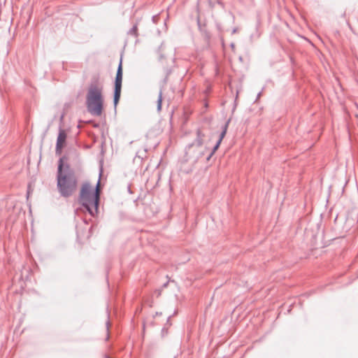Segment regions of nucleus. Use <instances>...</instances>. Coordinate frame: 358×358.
Instances as JSON below:
<instances>
[{"label":"nucleus","mask_w":358,"mask_h":358,"mask_svg":"<svg viewBox=\"0 0 358 358\" xmlns=\"http://www.w3.org/2000/svg\"><path fill=\"white\" fill-rule=\"evenodd\" d=\"M61 168L59 169V170ZM78 187V180L74 173L57 176V188L60 196L69 198L73 195Z\"/></svg>","instance_id":"obj_2"},{"label":"nucleus","mask_w":358,"mask_h":358,"mask_svg":"<svg viewBox=\"0 0 358 358\" xmlns=\"http://www.w3.org/2000/svg\"><path fill=\"white\" fill-rule=\"evenodd\" d=\"M106 329H107V331L108 332L109 331V326H110V321L109 320H108L106 322Z\"/></svg>","instance_id":"obj_20"},{"label":"nucleus","mask_w":358,"mask_h":358,"mask_svg":"<svg viewBox=\"0 0 358 358\" xmlns=\"http://www.w3.org/2000/svg\"><path fill=\"white\" fill-rule=\"evenodd\" d=\"M93 228H94V225H92V226L89 228V229H88V231H89V235L87 236V238H90V236H92V229H93Z\"/></svg>","instance_id":"obj_15"},{"label":"nucleus","mask_w":358,"mask_h":358,"mask_svg":"<svg viewBox=\"0 0 358 358\" xmlns=\"http://www.w3.org/2000/svg\"><path fill=\"white\" fill-rule=\"evenodd\" d=\"M203 105H204V107L206 108V109H207L208 108V103L207 102H204Z\"/></svg>","instance_id":"obj_26"},{"label":"nucleus","mask_w":358,"mask_h":358,"mask_svg":"<svg viewBox=\"0 0 358 358\" xmlns=\"http://www.w3.org/2000/svg\"><path fill=\"white\" fill-rule=\"evenodd\" d=\"M29 194H30V191L28 189L27 192V196L28 197L29 196Z\"/></svg>","instance_id":"obj_27"},{"label":"nucleus","mask_w":358,"mask_h":358,"mask_svg":"<svg viewBox=\"0 0 358 358\" xmlns=\"http://www.w3.org/2000/svg\"><path fill=\"white\" fill-rule=\"evenodd\" d=\"M156 292L157 293V296H160V295H161V292H162V291H161V289H157V290L156 291Z\"/></svg>","instance_id":"obj_24"},{"label":"nucleus","mask_w":358,"mask_h":358,"mask_svg":"<svg viewBox=\"0 0 358 358\" xmlns=\"http://www.w3.org/2000/svg\"><path fill=\"white\" fill-rule=\"evenodd\" d=\"M163 91H159L157 100V111L159 113L162 110V102L164 100Z\"/></svg>","instance_id":"obj_9"},{"label":"nucleus","mask_w":358,"mask_h":358,"mask_svg":"<svg viewBox=\"0 0 358 358\" xmlns=\"http://www.w3.org/2000/svg\"><path fill=\"white\" fill-rule=\"evenodd\" d=\"M170 280H168L166 281V282H164L162 286V288L164 289V288H166L168 287V285L169 283Z\"/></svg>","instance_id":"obj_18"},{"label":"nucleus","mask_w":358,"mask_h":358,"mask_svg":"<svg viewBox=\"0 0 358 358\" xmlns=\"http://www.w3.org/2000/svg\"><path fill=\"white\" fill-rule=\"evenodd\" d=\"M121 92L122 91H113V106L115 112H116V108L121 97Z\"/></svg>","instance_id":"obj_8"},{"label":"nucleus","mask_w":358,"mask_h":358,"mask_svg":"<svg viewBox=\"0 0 358 358\" xmlns=\"http://www.w3.org/2000/svg\"><path fill=\"white\" fill-rule=\"evenodd\" d=\"M226 134H227L226 132L221 131L220 135H219V138H218L217 141H220V142H222L223 138L225 137Z\"/></svg>","instance_id":"obj_13"},{"label":"nucleus","mask_w":358,"mask_h":358,"mask_svg":"<svg viewBox=\"0 0 358 358\" xmlns=\"http://www.w3.org/2000/svg\"><path fill=\"white\" fill-rule=\"evenodd\" d=\"M215 155V153H213V152L210 151V152L208 154V155L206 157V161L208 162L210 160L212 157Z\"/></svg>","instance_id":"obj_14"},{"label":"nucleus","mask_w":358,"mask_h":358,"mask_svg":"<svg viewBox=\"0 0 358 358\" xmlns=\"http://www.w3.org/2000/svg\"><path fill=\"white\" fill-rule=\"evenodd\" d=\"M100 198L96 189H92L89 182H85L80 187L78 203L91 217H96L99 213Z\"/></svg>","instance_id":"obj_1"},{"label":"nucleus","mask_w":358,"mask_h":358,"mask_svg":"<svg viewBox=\"0 0 358 358\" xmlns=\"http://www.w3.org/2000/svg\"><path fill=\"white\" fill-rule=\"evenodd\" d=\"M67 138V134L66 131L60 127L59 128V133L57 138V143L64 144L66 145V139Z\"/></svg>","instance_id":"obj_7"},{"label":"nucleus","mask_w":358,"mask_h":358,"mask_svg":"<svg viewBox=\"0 0 358 358\" xmlns=\"http://www.w3.org/2000/svg\"><path fill=\"white\" fill-rule=\"evenodd\" d=\"M221 143H222V142H220V141H217L215 145L212 148L211 152H213V153H215L216 151L219 149Z\"/></svg>","instance_id":"obj_12"},{"label":"nucleus","mask_w":358,"mask_h":358,"mask_svg":"<svg viewBox=\"0 0 358 358\" xmlns=\"http://www.w3.org/2000/svg\"><path fill=\"white\" fill-rule=\"evenodd\" d=\"M67 159H68L66 156H62V157H60L59 159L57 176L59 175V169L60 168H61L60 173L62 175L74 173L72 169H71L70 165L67 163Z\"/></svg>","instance_id":"obj_4"},{"label":"nucleus","mask_w":358,"mask_h":358,"mask_svg":"<svg viewBox=\"0 0 358 358\" xmlns=\"http://www.w3.org/2000/svg\"><path fill=\"white\" fill-rule=\"evenodd\" d=\"M63 117H64V115H62L61 117H60V120H62Z\"/></svg>","instance_id":"obj_29"},{"label":"nucleus","mask_w":358,"mask_h":358,"mask_svg":"<svg viewBox=\"0 0 358 358\" xmlns=\"http://www.w3.org/2000/svg\"><path fill=\"white\" fill-rule=\"evenodd\" d=\"M127 191L129 194H132V191H131V185H129L128 187H127Z\"/></svg>","instance_id":"obj_23"},{"label":"nucleus","mask_w":358,"mask_h":358,"mask_svg":"<svg viewBox=\"0 0 358 358\" xmlns=\"http://www.w3.org/2000/svg\"><path fill=\"white\" fill-rule=\"evenodd\" d=\"M262 91H259V93L257 94V98H256V100L255 101V102L257 101V100L260 97V96L262 95Z\"/></svg>","instance_id":"obj_22"},{"label":"nucleus","mask_w":358,"mask_h":358,"mask_svg":"<svg viewBox=\"0 0 358 358\" xmlns=\"http://www.w3.org/2000/svg\"><path fill=\"white\" fill-rule=\"evenodd\" d=\"M172 315H169L166 320V324H169V326L171 325V323L170 322V320H171V318Z\"/></svg>","instance_id":"obj_19"},{"label":"nucleus","mask_w":358,"mask_h":358,"mask_svg":"<svg viewBox=\"0 0 358 358\" xmlns=\"http://www.w3.org/2000/svg\"><path fill=\"white\" fill-rule=\"evenodd\" d=\"M105 358H111L109 355H106Z\"/></svg>","instance_id":"obj_30"},{"label":"nucleus","mask_w":358,"mask_h":358,"mask_svg":"<svg viewBox=\"0 0 358 358\" xmlns=\"http://www.w3.org/2000/svg\"><path fill=\"white\" fill-rule=\"evenodd\" d=\"M203 155H204V152H199V156L197 157V158L196 159L195 162H197V161H198V159H199V157H202Z\"/></svg>","instance_id":"obj_21"},{"label":"nucleus","mask_w":358,"mask_h":358,"mask_svg":"<svg viewBox=\"0 0 358 358\" xmlns=\"http://www.w3.org/2000/svg\"><path fill=\"white\" fill-rule=\"evenodd\" d=\"M83 222L85 223V224H88L90 220H87L85 217H82Z\"/></svg>","instance_id":"obj_17"},{"label":"nucleus","mask_w":358,"mask_h":358,"mask_svg":"<svg viewBox=\"0 0 358 358\" xmlns=\"http://www.w3.org/2000/svg\"><path fill=\"white\" fill-rule=\"evenodd\" d=\"M64 147V144H59L56 143L55 145V154L56 155H61L62 153V150Z\"/></svg>","instance_id":"obj_10"},{"label":"nucleus","mask_w":358,"mask_h":358,"mask_svg":"<svg viewBox=\"0 0 358 358\" xmlns=\"http://www.w3.org/2000/svg\"><path fill=\"white\" fill-rule=\"evenodd\" d=\"M204 135L202 134L201 131L200 129H198L196 131V139L194 140V141L190 144H189L188 145L186 146L185 148V154L187 155L189 152V150H190L191 148H192L193 146L196 145L197 147H200L202 144H203V136Z\"/></svg>","instance_id":"obj_5"},{"label":"nucleus","mask_w":358,"mask_h":358,"mask_svg":"<svg viewBox=\"0 0 358 358\" xmlns=\"http://www.w3.org/2000/svg\"><path fill=\"white\" fill-rule=\"evenodd\" d=\"M102 91H87L86 106L87 111L94 116H101L104 110Z\"/></svg>","instance_id":"obj_3"},{"label":"nucleus","mask_w":358,"mask_h":358,"mask_svg":"<svg viewBox=\"0 0 358 358\" xmlns=\"http://www.w3.org/2000/svg\"><path fill=\"white\" fill-rule=\"evenodd\" d=\"M77 236L78 237V231H76Z\"/></svg>","instance_id":"obj_32"},{"label":"nucleus","mask_w":358,"mask_h":358,"mask_svg":"<svg viewBox=\"0 0 358 358\" xmlns=\"http://www.w3.org/2000/svg\"><path fill=\"white\" fill-rule=\"evenodd\" d=\"M107 316L109 317V313L107 311Z\"/></svg>","instance_id":"obj_31"},{"label":"nucleus","mask_w":358,"mask_h":358,"mask_svg":"<svg viewBox=\"0 0 358 358\" xmlns=\"http://www.w3.org/2000/svg\"><path fill=\"white\" fill-rule=\"evenodd\" d=\"M162 332L164 334V332H167V329L166 327H163L162 329Z\"/></svg>","instance_id":"obj_25"},{"label":"nucleus","mask_w":358,"mask_h":358,"mask_svg":"<svg viewBox=\"0 0 358 358\" xmlns=\"http://www.w3.org/2000/svg\"><path fill=\"white\" fill-rule=\"evenodd\" d=\"M162 314V313L161 312H160V313H159V312H157V313H156V315H161Z\"/></svg>","instance_id":"obj_28"},{"label":"nucleus","mask_w":358,"mask_h":358,"mask_svg":"<svg viewBox=\"0 0 358 358\" xmlns=\"http://www.w3.org/2000/svg\"><path fill=\"white\" fill-rule=\"evenodd\" d=\"M231 122V119L229 118V120H227V122L224 123V125H222V131H224V132H227V129H228V127H229V124Z\"/></svg>","instance_id":"obj_11"},{"label":"nucleus","mask_w":358,"mask_h":358,"mask_svg":"<svg viewBox=\"0 0 358 358\" xmlns=\"http://www.w3.org/2000/svg\"><path fill=\"white\" fill-rule=\"evenodd\" d=\"M240 91L238 90H236V98H235V101H234V103H235V105H234V107L233 108V111L234 110L235 108H236V100H237V98H238V93H239Z\"/></svg>","instance_id":"obj_16"},{"label":"nucleus","mask_w":358,"mask_h":358,"mask_svg":"<svg viewBox=\"0 0 358 358\" xmlns=\"http://www.w3.org/2000/svg\"><path fill=\"white\" fill-rule=\"evenodd\" d=\"M122 80V62L120 59V62L117 69L115 81V90H121Z\"/></svg>","instance_id":"obj_6"}]
</instances>
